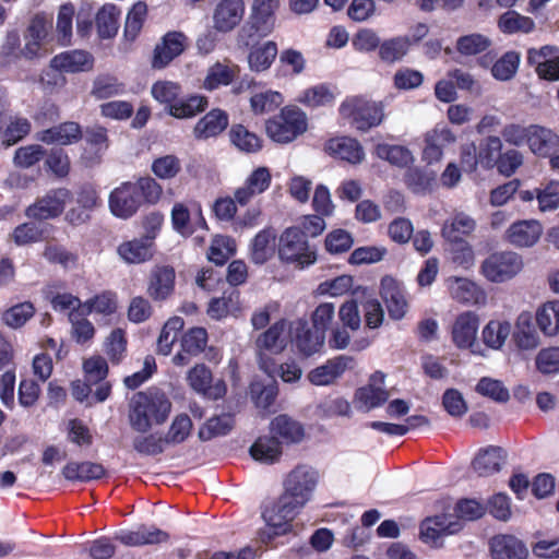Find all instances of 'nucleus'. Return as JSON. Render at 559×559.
Wrapping results in <instances>:
<instances>
[{
  "mask_svg": "<svg viewBox=\"0 0 559 559\" xmlns=\"http://www.w3.org/2000/svg\"><path fill=\"white\" fill-rule=\"evenodd\" d=\"M334 314V305L322 302L311 312L310 322L306 318L281 319L258 337L257 345L260 349H272L277 343L283 345L281 349L287 345L292 349H322Z\"/></svg>",
  "mask_w": 559,
  "mask_h": 559,
  "instance_id": "f257e3e1",
  "label": "nucleus"
},
{
  "mask_svg": "<svg viewBox=\"0 0 559 559\" xmlns=\"http://www.w3.org/2000/svg\"><path fill=\"white\" fill-rule=\"evenodd\" d=\"M171 403L165 393L147 390L135 393L130 401L129 423L139 432L148 431L169 416Z\"/></svg>",
  "mask_w": 559,
  "mask_h": 559,
  "instance_id": "f03ea898",
  "label": "nucleus"
},
{
  "mask_svg": "<svg viewBox=\"0 0 559 559\" xmlns=\"http://www.w3.org/2000/svg\"><path fill=\"white\" fill-rule=\"evenodd\" d=\"M280 260L295 269L304 270L317 262V249L311 247L298 226L287 227L280 236Z\"/></svg>",
  "mask_w": 559,
  "mask_h": 559,
  "instance_id": "7ed1b4c3",
  "label": "nucleus"
},
{
  "mask_svg": "<svg viewBox=\"0 0 559 559\" xmlns=\"http://www.w3.org/2000/svg\"><path fill=\"white\" fill-rule=\"evenodd\" d=\"M308 129V118L297 106H285L265 121V133L275 143L293 142Z\"/></svg>",
  "mask_w": 559,
  "mask_h": 559,
  "instance_id": "20e7f679",
  "label": "nucleus"
},
{
  "mask_svg": "<svg viewBox=\"0 0 559 559\" xmlns=\"http://www.w3.org/2000/svg\"><path fill=\"white\" fill-rule=\"evenodd\" d=\"M343 118L358 131L367 132L378 127L384 119L382 103L362 96L347 97L338 108Z\"/></svg>",
  "mask_w": 559,
  "mask_h": 559,
  "instance_id": "39448f33",
  "label": "nucleus"
},
{
  "mask_svg": "<svg viewBox=\"0 0 559 559\" xmlns=\"http://www.w3.org/2000/svg\"><path fill=\"white\" fill-rule=\"evenodd\" d=\"M318 472L306 464L297 465L290 471L284 480V492L281 495L285 500L302 509L311 499L318 485Z\"/></svg>",
  "mask_w": 559,
  "mask_h": 559,
  "instance_id": "423d86ee",
  "label": "nucleus"
},
{
  "mask_svg": "<svg viewBox=\"0 0 559 559\" xmlns=\"http://www.w3.org/2000/svg\"><path fill=\"white\" fill-rule=\"evenodd\" d=\"M71 198L72 193L68 188L50 189L25 209V215L37 222L58 218L64 212Z\"/></svg>",
  "mask_w": 559,
  "mask_h": 559,
  "instance_id": "0eeeda50",
  "label": "nucleus"
},
{
  "mask_svg": "<svg viewBox=\"0 0 559 559\" xmlns=\"http://www.w3.org/2000/svg\"><path fill=\"white\" fill-rule=\"evenodd\" d=\"M523 267L521 255L512 251L493 252L480 265V273L491 283L513 278Z\"/></svg>",
  "mask_w": 559,
  "mask_h": 559,
  "instance_id": "6e6552de",
  "label": "nucleus"
},
{
  "mask_svg": "<svg viewBox=\"0 0 559 559\" xmlns=\"http://www.w3.org/2000/svg\"><path fill=\"white\" fill-rule=\"evenodd\" d=\"M463 528V523L454 518L453 514H438L428 516L419 525V538L423 543L432 548H441L444 545V538L459 533Z\"/></svg>",
  "mask_w": 559,
  "mask_h": 559,
  "instance_id": "1a4fd4ad",
  "label": "nucleus"
},
{
  "mask_svg": "<svg viewBox=\"0 0 559 559\" xmlns=\"http://www.w3.org/2000/svg\"><path fill=\"white\" fill-rule=\"evenodd\" d=\"M188 45V37L182 32H167L154 48L152 67L166 68L187 49Z\"/></svg>",
  "mask_w": 559,
  "mask_h": 559,
  "instance_id": "9d476101",
  "label": "nucleus"
},
{
  "mask_svg": "<svg viewBox=\"0 0 559 559\" xmlns=\"http://www.w3.org/2000/svg\"><path fill=\"white\" fill-rule=\"evenodd\" d=\"M108 205L111 214L122 219L131 218L142 206L131 181L122 182L110 192Z\"/></svg>",
  "mask_w": 559,
  "mask_h": 559,
  "instance_id": "9b49d317",
  "label": "nucleus"
},
{
  "mask_svg": "<svg viewBox=\"0 0 559 559\" xmlns=\"http://www.w3.org/2000/svg\"><path fill=\"white\" fill-rule=\"evenodd\" d=\"M479 316L472 310L459 313L451 325V340L457 349H472L479 329Z\"/></svg>",
  "mask_w": 559,
  "mask_h": 559,
  "instance_id": "f8f14e48",
  "label": "nucleus"
},
{
  "mask_svg": "<svg viewBox=\"0 0 559 559\" xmlns=\"http://www.w3.org/2000/svg\"><path fill=\"white\" fill-rule=\"evenodd\" d=\"M176 272L170 265H155L147 277L146 294L155 302H163L175 293Z\"/></svg>",
  "mask_w": 559,
  "mask_h": 559,
  "instance_id": "ddd939ff",
  "label": "nucleus"
},
{
  "mask_svg": "<svg viewBox=\"0 0 559 559\" xmlns=\"http://www.w3.org/2000/svg\"><path fill=\"white\" fill-rule=\"evenodd\" d=\"M380 296L391 319L401 320L406 314L408 302L404 285L400 281L391 275L383 276L380 282Z\"/></svg>",
  "mask_w": 559,
  "mask_h": 559,
  "instance_id": "4468645a",
  "label": "nucleus"
},
{
  "mask_svg": "<svg viewBox=\"0 0 559 559\" xmlns=\"http://www.w3.org/2000/svg\"><path fill=\"white\" fill-rule=\"evenodd\" d=\"M83 371L84 379L88 383L96 385L94 392L95 401L98 403L106 401L111 393V384L105 380L108 374L106 359L99 355H93L83 361Z\"/></svg>",
  "mask_w": 559,
  "mask_h": 559,
  "instance_id": "2eb2a0df",
  "label": "nucleus"
},
{
  "mask_svg": "<svg viewBox=\"0 0 559 559\" xmlns=\"http://www.w3.org/2000/svg\"><path fill=\"white\" fill-rule=\"evenodd\" d=\"M300 510L301 509L290 502V500L284 501V497L281 496L271 508L264 510L263 519L273 530V535H284L292 530L290 522Z\"/></svg>",
  "mask_w": 559,
  "mask_h": 559,
  "instance_id": "dca6fc26",
  "label": "nucleus"
},
{
  "mask_svg": "<svg viewBox=\"0 0 559 559\" xmlns=\"http://www.w3.org/2000/svg\"><path fill=\"white\" fill-rule=\"evenodd\" d=\"M275 22L250 12L249 17L237 33V45L239 48H249L259 44L263 38L273 33Z\"/></svg>",
  "mask_w": 559,
  "mask_h": 559,
  "instance_id": "f3484780",
  "label": "nucleus"
},
{
  "mask_svg": "<svg viewBox=\"0 0 559 559\" xmlns=\"http://www.w3.org/2000/svg\"><path fill=\"white\" fill-rule=\"evenodd\" d=\"M355 366V360L352 356L340 355L333 359L328 360L324 365L312 369L307 378L313 385H330L333 384L342 374Z\"/></svg>",
  "mask_w": 559,
  "mask_h": 559,
  "instance_id": "a211bd4d",
  "label": "nucleus"
},
{
  "mask_svg": "<svg viewBox=\"0 0 559 559\" xmlns=\"http://www.w3.org/2000/svg\"><path fill=\"white\" fill-rule=\"evenodd\" d=\"M245 11L243 0L218 1L213 12L214 28L221 33L231 32L242 21Z\"/></svg>",
  "mask_w": 559,
  "mask_h": 559,
  "instance_id": "6ab92c4d",
  "label": "nucleus"
},
{
  "mask_svg": "<svg viewBox=\"0 0 559 559\" xmlns=\"http://www.w3.org/2000/svg\"><path fill=\"white\" fill-rule=\"evenodd\" d=\"M188 381L194 391L211 400H218L227 392V386L223 380L212 383V372L204 365L192 368L188 373Z\"/></svg>",
  "mask_w": 559,
  "mask_h": 559,
  "instance_id": "aec40b11",
  "label": "nucleus"
},
{
  "mask_svg": "<svg viewBox=\"0 0 559 559\" xmlns=\"http://www.w3.org/2000/svg\"><path fill=\"white\" fill-rule=\"evenodd\" d=\"M384 374L374 372L369 383L359 388L355 393V403L358 408L370 411L379 407L389 399V393L383 389Z\"/></svg>",
  "mask_w": 559,
  "mask_h": 559,
  "instance_id": "412c9836",
  "label": "nucleus"
},
{
  "mask_svg": "<svg viewBox=\"0 0 559 559\" xmlns=\"http://www.w3.org/2000/svg\"><path fill=\"white\" fill-rule=\"evenodd\" d=\"M229 126L228 114L221 108H213L198 120L193 128L197 140H207L222 134Z\"/></svg>",
  "mask_w": 559,
  "mask_h": 559,
  "instance_id": "4be33fe9",
  "label": "nucleus"
},
{
  "mask_svg": "<svg viewBox=\"0 0 559 559\" xmlns=\"http://www.w3.org/2000/svg\"><path fill=\"white\" fill-rule=\"evenodd\" d=\"M37 139L46 144L71 145L83 139V130L78 122L66 121L40 131Z\"/></svg>",
  "mask_w": 559,
  "mask_h": 559,
  "instance_id": "5701e85b",
  "label": "nucleus"
},
{
  "mask_svg": "<svg viewBox=\"0 0 559 559\" xmlns=\"http://www.w3.org/2000/svg\"><path fill=\"white\" fill-rule=\"evenodd\" d=\"M528 143L530 151L539 158H546L559 152V134L554 130L533 123Z\"/></svg>",
  "mask_w": 559,
  "mask_h": 559,
  "instance_id": "b1692460",
  "label": "nucleus"
},
{
  "mask_svg": "<svg viewBox=\"0 0 559 559\" xmlns=\"http://www.w3.org/2000/svg\"><path fill=\"white\" fill-rule=\"evenodd\" d=\"M325 152L331 156L356 165L364 160L365 152L358 140L349 136L330 139Z\"/></svg>",
  "mask_w": 559,
  "mask_h": 559,
  "instance_id": "393cba45",
  "label": "nucleus"
},
{
  "mask_svg": "<svg viewBox=\"0 0 559 559\" xmlns=\"http://www.w3.org/2000/svg\"><path fill=\"white\" fill-rule=\"evenodd\" d=\"M451 297L463 305H481L486 302L485 290L475 282L465 277H450Z\"/></svg>",
  "mask_w": 559,
  "mask_h": 559,
  "instance_id": "a878e982",
  "label": "nucleus"
},
{
  "mask_svg": "<svg viewBox=\"0 0 559 559\" xmlns=\"http://www.w3.org/2000/svg\"><path fill=\"white\" fill-rule=\"evenodd\" d=\"M543 233L537 221H519L513 223L506 233L507 240L519 248L534 246Z\"/></svg>",
  "mask_w": 559,
  "mask_h": 559,
  "instance_id": "bb28decb",
  "label": "nucleus"
},
{
  "mask_svg": "<svg viewBox=\"0 0 559 559\" xmlns=\"http://www.w3.org/2000/svg\"><path fill=\"white\" fill-rule=\"evenodd\" d=\"M94 61L91 52L81 49L67 50L52 57L55 66L66 73L88 72L93 70Z\"/></svg>",
  "mask_w": 559,
  "mask_h": 559,
  "instance_id": "cd10ccee",
  "label": "nucleus"
},
{
  "mask_svg": "<svg viewBox=\"0 0 559 559\" xmlns=\"http://www.w3.org/2000/svg\"><path fill=\"white\" fill-rule=\"evenodd\" d=\"M276 231L273 227L260 230L250 243V261L255 265L266 263L275 252Z\"/></svg>",
  "mask_w": 559,
  "mask_h": 559,
  "instance_id": "c85d7f7f",
  "label": "nucleus"
},
{
  "mask_svg": "<svg viewBox=\"0 0 559 559\" xmlns=\"http://www.w3.org/2000/svg\"><path fill=\"white\" fill-rule=\"evenodd\" d=\"M490 550L493 559H526L528 556L525 545L512 535L492 537Z\"/></svg>",
  "mask_w": 559,
  "mask_h": 559,
  "instance_id": "c756f323",
  "label": "nucleus"
},
{
  "mask_svg": "<svg viewBox=\"0 0 559 559\" xmlns=\"http://www.w3.org/2000/svg\"><path fill=\"white\" fill-rule=\"evenodd\" d=\"M169 538V535L155 527L142 525L136 531L122 532L116 536V539L126 546H143L165 543Z\"/></svg>",
  "mask_w": 559,
  "mask_h": 559,
  "instance_id": "7c9ffc66",
  "label": "nucleus"
},
{
  "mask_svg": "<svg viewBox=\"0 0 559 559\" xmlns=\"http://www.w3.org/2000/svg\"><path fill=\"white\" fill-rule=\"evenodd\" d=\"M231 145L239 152L255 154L263 148V140L242 123H233L228 131Z\"/></svg>",
  "mask_w": 559,
  "mask_h": 559,
  "instance_id": "2f4dec72",
  "label": "nucleus"
},
{
  "mask_svg": "<svg viewBox=\"0 0 559 559\" xmlns=\"http://www.w3.org/2000/svg\"><path fill=\"white\" fill-rule=\"evenodd\" d=\"M328 83H320L301 91L295 100L307 108L332 106L335 103V92Z\"/></svg>",
  "mask_w": 559,
  "mask_h": 559,
  "instance_id": "473e14b6",
  "label": "nucleus"
},
{
  "mask_svg": "<svg viewBox=\"0 0 559 559\" xmlns=\"http://www.w3.org/2000/svg\"><path fill=\"white\" fill-rule=\"evenodd\" d=\"M248 64L251 71L264 72L271 68L278 55V47L274 40L249 46Z\"/></svg>",
  "mask_w": 559,
  "mask_h": 559,
  "instance_id": "72a5a7b5",
  "label": "nucleus"
},
{
  "mask_svg": "<svg viewBox=\"0 0 559 559\" xmlns=\"http://www.w3.org/2000/svg\"><path fill=\"white\" fill-rule=\"evenodd\" d=\"M506 457L502 448L491 445L478 452L473 461V468L479 476H489L501 469Z\"/></svg>",
  "mask_w": 559,
  "mask_h": 559,
  "instance_id": "f704fd0d",
  "label": "nucleus"
},
{
  "mask_svg": "<svg viewBox=\"0 0 559 559\" xmlns=\"http://www.w3.org/2000/svg\"><path fill=\"white\" fill-rule=\"evenodd\" d=\"M209 106L206 96L190 94L188 96H178L177 100L169 107L168 114L176 119H189L205 111Z\"/></svg>",
  "mask_w": 559,
  "mask_h": 559,
  "instance_id": "c9c22d12",
  "label": "nucleus"
},
{
  "mask_svg": "<svg viewBox=\"0 0 559 559\" xmlns=\"http://www.w3.org/2000/svg\"><path fill=\"white\" fill-rule=\"evenodd\" d=\"M31 122L22 117L0 116V138L3 144L11 146L23 140L31 132Z\"/></svg>",
  "mask_w": 559,
  "mask_h": 559,
  "instance_id": "e433bc0d",
  "label": "nucleus"
},
{
  "mask_svg": "<svg viewBox=\"0 0 559 559\" xmlns=\"http://www.w3.org/2000/svg\"><path fill=\"white\" fill-rule=\"evenodd\" d=\"M153 243L145 238L124 241L118 247L119 255L128 263H143L153 257Z\"/></svg>",
  "mask_w": 559,
  "mask_h": 559,
  "instance_id": "4c0bfd02",
  "label": "nucleus"
},
{
  "mask_svg": "<svg viewBox=\"0 0 559 559\" xmlns=\"http://www.w3.org/2000/svg\"><path fill=\"white\" fill-rule=\"evenodd\" d=\"M120 10L114 3L104 4L96 13L98 36L103 39L116 36L119 28Z\"/></svg>",
  "mask_w": 559,
  "mask_h": 559,
  "instance_id": "58836bf2",
  "label": "nucleus"
},
{
  "mask_svg": "<svg viewBox=\"0 0 559 559\" xmlns=\"http://www.w3.org/2000/svg\"><path fill=\"white\" fill-rule=\"evenodd\" d=\"M476 227L473 218L464 214H457L444 222L441 235L448 241H466L464 237L471 235Z\"/></svg>",
  "mask_w": 559,
  "mask_h": 559,
  "instance_id": "ea45409f",
  "label": "nucleus"
},
{
  "mask_svg": "<svg viewBox=\"0 0 559 559\" xmlns=\"http://www.w3.org/2000/svg\"><path fill=\"white\" fill-rule=\"evenodd\" d=\"M250 454L255 461L272 464L276 462L282 454L281 443L277 438L273 436L260 437L251 445Z\"/></svg>",
  "mask_w": 559,
  "mask_h": 559,
  "instance_id": "a19ab883",
  "label": "nucleus"
},
{
  "mask_svg": "<svg viewBox=\"0 0 559 559\" xmlns=\"http://www.w3.org/2000/svg\"><path fill=\"white\" fill-rule=\"evenodd\" d=\"M62 474L69 480L90 481L103 477L105 468L93 462H70L63 467Z\"/></svg>",
  "mask_w": 559,
  "mask_h": 559,
  "instance_id": "79ce46f5",
  "label": "nucleus"
},
{
  "mask_svg": "<svg viewBox=\"0 0 559 559\" xmlns=\"http://www.w3.org/2000/svg\"><path fill=\"white\" fill-rule=\"evenodd\" d=\"M117 295L110 290H105L83 302L81 317H87L93 312L110 316L117 311Z\"/></svg>",
  "mask_w": 559,
  "mask_h": 559,
  "instance_id": "37998d69",
  "label": "nucleus"
},
{
  "mask_svg": "<svg viewBox=\"0 0 559 559\" xmlns=\"http://www.w3.org/2000/svg\"><path fill=\"white\" fill-rule=\"evenodd\" d=\"M271 430L287 443L299 442L305 437L302 425L287 415L275 417L271 423Z\"/></svg>",
  "mask_w": 559,
  "mask_h": 559,
  "instance_id": "c03bdc74",
  "label": "nucleus"
},
{
  "mask_svg": "<svg viewBox=\"0 0 559 559\" xmlns=\"http://www.w3.org/2000/svg\"><path fill=\"white\" fill-rule=\"evenodd\" d=\"M238 70V66L229 67L227 64L216 62L210 67L203 81V87L206 91H214L221 86H227L233 83Z\"/></svg>",
  "mask_w": 559,
  "mask_h": 559,
  "instance_id": "a18cd8bd",
  "label": "nucleus"
},
{
  "mask_svg": "<svg viewBox=\"0 0 559 559\" xmlns=\"http://www.w3.org/2000/svg\"><path fill=\"white\" fill-rule=\"evenodd\" d=\"M536 322L545 335H556L559 332V300H550L539 307L536 312Z\"/></svg>",
  "mask_w": 559,
  "mask_h": 559,
  "instance_id": "49530a36",
  "label": "nucleus"
},
{
  "mask_svg": "<svg viewBox=\"0 0 559 559\" xmlns=\"http://www.w3.org/2000/svg\"><path fill=\"white\" fill-rule=\"evenodd\" d=\"M498 27L503 34H528L534 31L535 23L530 16H524L514 10H509L499 16Z\"/></svg>",
  "mask_w": 559,
  "mask_h": 559,
  "instance_id": "de8ad7c7",
  "label": "nucleus"
},
{
  "mask_svg": "<svg viewBox=\"0 0 559 559\" xmlns=\"http://www.w3.org/2000/svg\"><path fill=\"white\" fill-rule=\"evenodd\" d=\"M511 333L508 321L490 320L481 331L484 344L490 349H501Z\"/></svg>",
  "mask_w": 559,
  "mask_h": 559,
  "instance_id": "09e8293b",
  "label": "nucleus"
},
{
  "mask_svg": "<svg viewBox=\"0 0 559 559\" xmlns=\"http://www.w3.org/2000/svg\"><path fill=\"white\" fill-rule=\"evenodd\" d=\"M513 338L518 349H535L538 345V334L530 316L518 318Z\"/></svg>",
  "mask_w": 559,
  "mask_h": 559,
  "instance_id": "8fccbe9b",
  "label": "nucleus"
},
{
  "mask_svg": "<svg viewBox=\"0 0 559 559\" xmlns=\"http://www.w3.org/2000/svg\"><path fill=\"white\" fill-rule=\"evenodd\" d=\"M520 61V52L509 50L495 61L491 67V75L498 81H510L515 76Z\"/></svg>",
  "mask_w": 559,
  "mask_h": 559,
  "instance_id": "3c124183",
  "label": "nucleus"
},
{
  "mask_svg": "<svg viewBox=\"0 0 559 559\" xmlns=\"http://www.w3.org/2000/svg\"><path fill=\"white\" fill-rule=\"evenodd\" d=\"M151 170L160 180H173L182 170L180 158L175 154H166L153 159Z\"/></svg>",
  "mask_w": 559,
  "mask_h": 559,
  "instance_id": "603ef678",
  "label": "nucleus"
},
{
  "mask_svg": "<svg viewBox=\"0 0 559 559\" xmlns=\"http://www.w3.org/2000/svg\"><path fill=\"white\" fill-rule=\"evenodd\" d=\"M86 144L93 150L94 156L90 159L99 163L102 154L109 146L108 130L99 124L87 127L83 133Z\"/></svg>",
  "mask_w": 559,
  "mask_h": 559,
  "instance_id": "864d4df0",
  "label": "nucleus"
},
{
  "mask_svg": "<svg viewBox=\"0 0 559 559\" xmlns=\"http://www.w3.org/2000/svg\"><path fill=\"white\" fill-rule=\"evenodd\" d=\"M409 46L411 40L406 36L386 39L379 47V57L384 62L393 63L407 53Z\"/></svg>",
  "mask_w": 559,
  "mask_h": 559,
  "instance_id": "5fc2aeb1",
  "label": "nucleus"
},
{
  "mask_svg": "<svg viewBox=\"0 0 559 559\" xmlns=\"http://www.w3.org/2000/svg\"><path fill=\"white\" fill-rule=\"evenodd\" d=\"M139 195L141 204L154 205L163 195V188L157 180L151 176L140 177L132 182Z\"/></svg>",
  "mask_w": 559,
  "mask_h": 559,
  "instance_id": "6e6d98bb",
  "label": "nucleus"
},
{
  "mask_svg": "<svg viewBox=\"0 0 559 559\" xmlns=\"http://www.w3.org/2000/svg\"><path fill=\"white\" fill-rule=\"evenodd\" d=\"M123 91L124 85L120 83L116 76L100 74L93 81L91 95L96 99H107L122 94Z\"/></svg>",
  "mask_w": 559,
  "mask_h": 559,
  "instance_id": "4d7b16f0",
  "label": "nucleus"
},
{
  "mask_svg": "<svg viewBox=\"0 0 559 559\" xmlns=\"http://www.w3.org/2000/svg\"><path fill=\"white\" fill-rule=\"evenodd\" d=\"M35 311L33 302H19L3 311L2 321L12 329H19L34 317Z\"/></svg>",
  "mask_w": 559,
  "mask_h": 559,
  "instance_id": "13d9d810",
  "label": "nucleus"
},
{
  "mask_svg": "<svg viewBox=\"0 0 559 559\" xmlns=\"http://www.w3.org/2000/svg\"><path fill=\"white\" fill-rule=\"evenodd\" d=\"M147 15V5L143 1H138L132 5L127 14L124 23V37L128 40H134L140 34Z\"/></svg>",
  "mask_w": 559,
  "mask_h": 559,
  "instance_id": "bf43d9fd",
  "label": "nucleus"
},
{
  "mask_svg": "<svg viewBox=\"0 0 559 559\" xmlns=\"http://www.w3.org/2000/svg\"><path fill=\"white\" fill-rule=\"evenodd\" d=\"M376 154L379 158L397 167H406L413 160L411 151L402 145L378 144Z\"/></svg>",
  "mask_w": 559,
  "mask_h": 559,
  "instance_id": "052dcab7",
  "label": "nucleus"
},
{
  "mask_svg": "<svg viewBox=\"0 0 559 559\" xmlns=\"http://www.w3.org/2000/svg\"><path fill=\"white\" fill-rule=\"evenodd\" d=\"M491 45V40L479 33L464 35L457 38L455 48L463 56H476L485 52Z\"/></svg>",
  "mask_w": 559,
  "mask_h": 559,
  "instance_id": "680f3d73",
  "label": "nucleus"
},
{
  "mask_svg": "<svg viewBox=\"0 0 559 559\" xmlns=\"http://www.w3.org/2000/svg\"><path fill=\"white\" fill-rule=\"evenodd\" d=\"M278 67L285 75L297 76L305 71L306 59L299 50L286 48L278 55Z\"/></svg>",
  "mask_w": 559,
  "mask_h": 559,
  "instance_id": "e2e57ef3",
  "label": "nucleus"
},
{
  "mask_svg": "<svg viewBox=\"0 0 559 559\" xmlns=\"http://www.w3.org/2000/svg\"><path fill=\"white\" fill-rule=\"evenodd\" d=\"M234 253V240L227 236H216L209 248L207 259L216 265L222 266Z\"/></svg>",
  "mask_w": 559,
  "mask_h": 559,
  "instance_id": "0e129e2a",
  "label": "nucleus"
},
{
  "mask_svg": "<svg viewBox=\"0 0 559 559\" xmlns=\"http://www.w3.org/2000/svg\"><path fill=\"white\" fill-rule=\"evenodd\" d=\"M234 427V418L231 415L223 414L210 418L200 429L199 437L202 440H211L212 438L227 435Z\"/></svg>",
  "mask_w": 559,
  "mask_h": 559,
  "instance_id": "69168bd1",
  "label": "nucleus"
},
{
  "mask_svg": "<svg viewBox=\"0 0 559 559\" xmlns=\"http://www.w3.org/2000/svg\"><path fill=\"white\" fill-rule=\"evenodd\" d=\"M277 393V385L273 382L264 384L260 381H254L250 384L251 400L259 408L266 409L273 405Z\"/></svg>",
  "mask_w": 559,
  "mask_h": 559,
  "instance_id": "338daca9",
  "label": "nucleus"
},
{
  "mask_svg": "<svg viewBox=\"0 0 559 559\" xmlns=\"http://www.w3.org/2000/svg\"><path fill=\"white\" fill-rule=\"evenodd\" d=\"M282 103L283 95L275 91L257 93L250 98V107L254 115L274 111L282 105Z\"/></svg>",
  "mask_w": 559,
  "mask_h": 559,
  "instance_id": "774afa93",
  "label": "nucleus"
}]
</instances>
